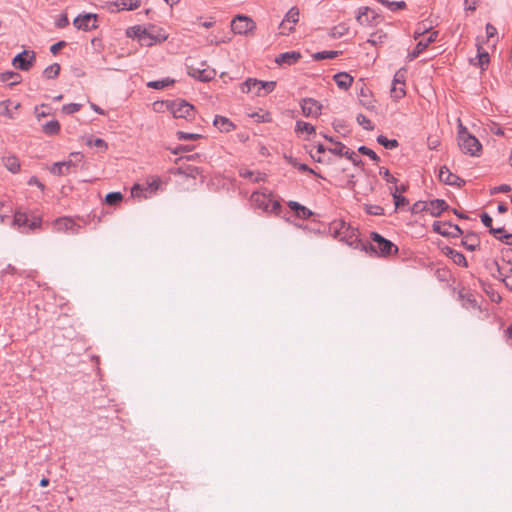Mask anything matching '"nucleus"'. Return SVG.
I'll return each mask as SVG.
<instances>
[{"mask_svg":"<svg viewBox=\"0 0 512 512\" xmlns=\"http://www.w3.org/2000/svg\"><path fill=\"white\" fill-rule=\"evenodd\" d=\"M123 200V195L120 192H111L108 193L105 197L106 204L110 206H115L119 204Z\"/></svg>","mask_w":512,"mask_h":512,"instance_id":"a19ab883","label":"nucleus"},{"mask_svg":"<svg viewBox=\"0 0 512 512\" xmlns=\"http://www.w3.org/2000/svg\"><path fill=\"white\" fill-rule=\"evenodd\" d=\"M213 124L222 132H230L234 128L233 123L228 118L219 115L215 116Z\"/></svg>","mask_w":512,"mask_h":512,"instance_id":"cd10ccee","label":"nucleus"},{"mask_svg":"<svg viewBox=\"0 0 512 512\" xmlns=\"http://www.w3.org/2000/svg\"><path fill=\"white\" fill-rule=\"evenodd\" d=\"M463 246L469 251H475L479 246V240L474 234L466 235L462 241Z\"/></svg>","mask_w":512,"mask_h":512,"instance_id":"c9c22d12","label":"nucleus"},{"mask_svg":"<svg viewBox=\"0 0 512 512\" xmlns=\"http://www.w3.org/2000/svg\"><path fill=\"white\" fill-rule=\"evenodd\" d=\"M86 144L88 146H90V147L96 146V147H99V148H102V149H106V147H107L105 141L103 139H101V138L93 139V138L90 137V138H88L86 140Z\"/></svg>","mask_w":512,"mask_h":512,"instance_id":"864d4df0","label":"nucleus"},{"mask_svg":"<svg viewBox=\"0 0 512 512\" xmlns=\"http://www.w3.org/2000/svg\"><path fill=\"white\" fill-rule=\"evenodd\" d=\"M339 54L338 51H321L314 54L315 60H323V59H333L337 57Z\"/></svg>","mask_w":512,"mask_h":512,"instance_id":"c03bdc74","label":"nucleus"},{"mask_svg":"<svg viewBox=\"0 0 512 512\" xmlns=\"http://www.w3.org/2000/svg\"><path fill=\"white\" fill-rule=\"evenodd\" d=\"M106 5H107V9L109 11L115 12V11L124 10L127 6V2H126V0H119V1H114V2H108Z\"/></svg>","mask_w":512,"mask_h":512,"instance_id":"37998d69","label":"nucleus"},{"mask_svg":"<svg viewBox=\"0 0 512 512\" xmlns=\"http://www.w3.org/2000/svg\"><path fill=\"white\" fill-rule=\"evenodd\" d=\"M158 106H165L168 111L172 113L175 118H183L186 120H193L195 117V108L185 100H173V101H162L155 102L154 108L158 110Z\"/></svg>","mask_w":512,"mask_h":512,"instance_id":"7ed1b4c3","label":"nucleus"},{"mask_svg":"<svg viewBox=\"0 0 512 512\" xmlns=\"http://www.w3.org/2000/svg\"><path fill=\"white\" fill-rule=\"evenodd\" d=\"M422 211L427 212V202H425V201L416 202L412 207V212L418 213V212H422Z\"/></svg>","mask_w":512,"mask_h":512,"instance_id":"680f3d73","label":"nucleus"},{"mask_svg":"<svg viewBox=\"0 0 512 512\" xmlns=\"http://www.w3.org/2000/svg\"><path fill=\"white\" fill-rule=\"evenodd\" d=\"M275 87V81H261L254 78H249L242 84L241 90L244 93L254 91L257 96H263L272 92Z\"/></svg>","mask_w":512,"mask_h":512,"instance_id":"0eeeda50","label":"nucleus"},{"mask_svg":"<svg viewBox=\"0 0 512 512\" xmlns=\"http://www.w3.org/2000/svg\"><path fill=\"white\" fill-rule=\"evenodd\" d=\"M82 105L79 103H70L62 107V112L65 114H73L81 109Z\"/></svg>","mask_w":512,"mask_h":512,"instance_id":"8fccbe9b","label":"nucleus"},{"mask_svg":"<svg viewBox=\"0 0 512 512\" xmlns=\"http://www.w3.org/2000/svg\"><path fill=\"white\" fill-rule=\"evenodd\" d=\"M53 227L58 232H70L72 234H78L80 226L69 217H62L55 220Z\"/></svg>","mask_w":512,"mask_h":512,"instance_id":"f3484780","label":"nucleus"},{"mask_svg":"<svg viewBox=\"0 0 512 512\" xmlns=\"http://www.w3.org/2000/svg\"><path fill=\"white\" fill-rule=\"evenodd\" d=\"M190 73L193 77L197 78L200 81L207 82L214 78L216 72L214 69H191Z\"/></svg>","mask_w":512,"mask_h":512,"instance_id":"bb28decb","label":"nucleus"},{"mask_svg":"<svg viewBox=\"0 0 512 512\" xmlns=\"http://www.w3.org/2000/svg\"><path fill=\"white\" fill-rule=\"evenodd\" d=\"M250 201L252 205L264 212L279 214L281 205L274 200L270 192H253Z\"/></svg>","mask_w":512,"mask_h":512,"instance_id":"423d86ee","label":"nucleus"},{"mask_svg":"<svg viewBox=\"0 0 512 512\" xmlns=\"http://www.w3.org/2000/svg\"><path fill=\"white\" fill-rule=\"evenodd\" d=\"M333 78L337 86L344 90H347L353 82V78L346 72L337 73Z\"/></svg>","mask_w":512,"mask_h":512,"instance_id":"393cba45","label":"nucleus"},{"mask_svg":"<svg viewBox=\"0 0 512 512\" xmlns=\"http://www.w3.org/2000/svg\"><path fill=\"white\" fill-rule=\"evenodd\" d=\"M490 233L506 245L512 246V234H505L504 228H491Z\"/></svg>","mask_w":512,"mask_h":512,"instance_id":"c756f323","label":"nucleus"},{"mask_svg":"<svg viewBox=\"0 0 512 512\" xmlns=\"http://www.w3.org/2000/svg\"><path fill=\"white\" fill-rule=\"evenodd\" d=\"M448 209V204L442 199H435L427 202V212L434 217H438L441 213Z\"/></svg>","mask_w":512,"mask_h":512,"instance_id":"412c9836","label":"nucleus"},{"mask_svg":"<svg viewBox=\"0 0 512 512\" xmlns=\"http://www.w3.org/2000/svg\"><path fill=\"white\" fill-rule=\"evenodd\" d=\"M330 231L335 238L349 246L357 248L359 244H362L358 239V230L343 220L333 221L330 225Z\"/></svg>","mask_w":512,"mask_h":512,"instance_id":"f03ea898","label":"nucleus"},{"mask_svg":"<svg viewBox=\"0 0 512 512\" xmlns=\"http://www.w3.org/2000/svg\"><path fill=\"white\" fill-rule=\"evenodd\" d=\"M295 131L297 133H303L306 132L307 134H314L315 133V127L307 122L304 121H297L295 125Z\"/></svg>","mask_w":512,"mask_h":512,"instance_id":"e433bc0d","label":"nucleus"},{"mask_svg":"<svg viewBox=\"0 0 512 512\" xmlns=\"http://www.w3.org/2000/svg\"><path fill=\"white\" fill-rule=\"evenodd\" d=\"M509 267V273L505 272L503 277L501 278V281L505 284L507 288H509L512 291V262L509 259L508 260Z\"/></svg>","mask_w":512,"mask_h":512,"instance_id":"de8ad7c7","label":"nucleus"},{"mask_svg":"<svg viewBox=\"0 0 512 512\" xmlns=\"http://www.w3.org/2000/svg\"><path fill=\"white\" fill-rule=\"evenodd\" d=\"M386 37L385 34L383 33H379V32H376V33H373L370 38L368 39V42L373 44V45H376L378 43H382L383 42V39Z\"/></svg>","mask_w":512,"mask_h":512,"instance_id":"6e6d98bb","label":"nucleus"},{"mask_svg":"<svg viewBox=\"0 0 512 512\" xmlns=\"http://www.w3.org/2000/svg\"><path fill=\"white\" fill-rule=\"evenodd\" d=\"M391 195L394 200V204L396 208L404 207L408 204V199L401 194H398V186L395 185L394 187L390 188Z\"/></svg>","mask_w":512,"mask_h":512,"instance_id":"473e14b6","label":"nucleus"},{"mask_svg":"<svg viewBox=\"0 0 512 512\" xmlns=\"http://www.w3.org/2000/svg\"><path fill=\"white\" fill-rule=\"evenodd\" d=\"M302 113L305 117H318L321 114L322 105L313 98H304L300 102Z\"/></svg>","mask_w":512,"mask_h":512,"instance_id":"4468645a","label":"nucleus"},{"mask_svg":"<svg viewBox=\"0 0 512 512\" xmlns=\"http://www.w3.org/2000/svg\"><path fill=\"white\" fill-rule=\"evenodd\" d=\"M12 206L0 201V223H4L5 219L12 213Z\"/></svg>","mask_w":512,"mask_h":512,"instance_id":"79ce46f5","label":"nucleus"},{"mask_svg":"<svg viewBox=\"0 0 512 512\" xmlns=\"http://www.w3.org/2000/svg\"><path fill=\"white\" fill-rule=\"evenodd\" d=\"M438 36L437 31L429 32L425 38L419 39L416 47L412 52L408 54V58L410 61L417 58L431 43H433Z\"/></svg>","mask_w":512,"mask_h":512,"instance_id":"dca6fc26","label":"nucleus"},{"mask_svg":"<svg viewBox=\"0 0 512 512\" xmlns=\"http://www.w3.org/2000/svg\"><path fill=\"white\" fill-rule=\"evenodd\" d=\"M240 176H242L244 178H249V179H251L254 182H258V181L262 180V177L260 176L259 173H258V175L255 178H253L254 172L253 171H249V170H241L240 171Z\"/></svg>","mask_w":512,"mask_h":512,"instance_id":"bf43d9fd","label":"nucleus"},{"mask_svg":"<svg viewBox=\"0 0 512 512\" xmlns=\"http://www.w3.org/2000/svg\"><path fill=\"white\" fill-rule=\"evenodd\" d=\"M481 221L490 230H491V228H493L492 227V218L490 217V215L488 213L484 212L481 214Z\"/></svg>","mask_w":512,"mask_h":512,"instance_id":"0e129e2a","label":"nucleus"},{"mask_svg":"<svg viewBox=\"0 0 512 512\" xmlns=\"http://www.w3.org/2000/svg\"><path fill=\"white\" fill-rule=\"evenodd\" d=\"M393 83L395 84H399L401 86H405V81H404V73L401 72V71H398L395 76H394V79H393Z\"/></svg>","mask_w":512,"mask_h":512,"instance_id":"338daca9","label":"nucleus"},{"mask_svg":"<svg viewBox=\"0 0 512 512\" xmlns=\"http://www.w3.org/2000/svg\"><path fill=\"white\" fill-rule=\"evenodd\" d=\"M366 212L370 215H383L384 209L379 205H370L366 208Z\"/></svg>","mask_w":512,"mask_h":512,"instance_id":"4d7b16f0","label":"nucleus"},{"mask_svg":"<svg viewBox=\"0 0 512 512\" xmlns=\"http://www.w3.org/2000/svg\"><path fill=\"white\" fill-rule=\"evenodd\" d=\"M370 14L374 12L369 7H360L356 16L357 22L360 25H370L374 19V15L370 16Z\"/></svg>","mask_w":512,"mask_h":512,"instance_id":"b1692460","label":"nucleus"},{"mask_svg":"<svg viewBox=\"0 0 512 512\" xmlns=\"http://www.w3.org/2000/svg\"><path fill=\"white\" fill-rule=\"evenodd\" d=\"M458 145L463 153L470 156H479L482 150L480 141L470 134L461 123L458 129Z\"/></svg>","mask_w":512,"mask_h":512,"instance_id":"39448f33","label":"nucleus"},{"mask_svg":"<svg viewBox=\"0 0 512 512\" xmlns=\"http://www.w3.org/2000/svg\"><path fill=\"white\" fill-rule=\"evenodd\" d=\"M41 220L39 218H35L33 221H29L28 216L23 212H15L13 225L20 228H28L29 230H33L40 226Z\"/></svg>","mask_w":512,"mask_h":512,"instance_id":"a211bd4d","label":"nucleus"},{"mask_svg":"<svg viewBox=\"0 0 512 512\" xmlns=\"http://www.w3.org/2000/svg\"><path fill=\"white\" fill-rule=\"evenodd\" d=\"M377 142L386 149H395L399 146V143L396 139H388L384 135H379L377 137Z\"/></svg>","mask_w":512,"mask_h":512,"instance_id":"58836bf2","label":"nucleus"},{"mask_svg":"<svg viewBox=\"0 0 512 512\" xmlns=\"http://www.w3.org/2000/svg\"><path fill=\"white\" fill-rule=\"evenodd\" d=\"M4 166L12 173H17L20 170V163L15 156H6L3 158Z\"/></svg>","mask_w":512,"mask_h":512,"instance_id":"7c9ffc66","label":"nucleus"},{"mask_svg":"<svg viewBox=\"0 0 512 512\" xmlns=\"http://www.w3.org/2000/svg\"><path fill=\"white\" fill-rule=\"evenodd\" d=\"M371 243L367 246V244H361L362 248L375 253L378 256L387 257L393 254H397L398 247L391 242L390 240L384 238L377 232L371 233Z\"/></svg>","mask_w":512,"mask_h":512,"instance_id":"20e7f679","label":"nucleus"},{"mask_svg":"<svg viewBox=\"0 0 512 512\" xmlns=\"http://www.w3.org/2000/svg\"><path fill=\"white\" fill-rule=\"evenodd\" d=\"M73 24L79 30L90 31L97 28V15L88 13L78 16L74 19Z\"/></svg>","mask_w":512,"mask_h":512,"instance_id":"2eb2a0df","label":"nucleus"},{"mask_svg":"<svg viewBox=\"0 0 512 512\" xmlns=\"http://www.w3.org/2000/svg\"><path fill=\"white\" fill-rule=\"evenodd\" d=\"M60 72V65L58 63H53L52 65L48 66L43 71V76L46 79H54L59 75Z\"/></svg>","mask_w":512,"mask_h":512,"instance_id":"ea45409f","label":"nucleus"},{"mask_svg":"<svg viewBox=\"0 0 512 512\" xmlns=\"http://www.w3.org/2000/svg\"><path fill=\"white\" fill-rule=\"evenodd\" d=\"M439 179L441 182L448 185H455L461 187L465 184V181L459 176L453 174L446 166H443L439 170Z\"/></svg>","mask_w":512,"mask_h":512,"instance_id":"6ab92c4d","label":"nucleus"},{"mask_svg":"<svg viewBox=\"0 0 512 512\" xmlns=\"http://www.w3.org/2000/svg\"><path fill=\"white\" fill-rule=\"evenodd\" d=\"M66 46V42L65 41H59L55 44H53L51 47H50V52L53 54V55H56L58 53V51L60 49H62L63 47Z\"/></svg>","mask_w":512,"mask_h":512,"instance_id":"69168bd1","label":"nucleus"},{"mask_svg":"<svg viewBox=\"0 0 512 512\" xmlns=\"http://www.w3.org/2000/svg\"><path fill=\"white\" fill-rule=\"evenodd\" d=\"M380 175L388 182V183H394L396 185L397 179L390 174L389 170L387 168H380Z\"/></svg>","mask_w":512,"mask_h":512,"instance_id":"5fc2aeb1","label":"nucleus"},{"mask_svg":"<svg viewBox=\"0 0 512 512\" xmlns=\"http://www.w3.org/2000/svg\"><path fill=\"white\" fill-rule=\"evenodd\" d=\"M511 191V187L508 184H502L498 187H494L491 191L492 194L496 193H507Z\"/></svg>","mask_w":512,"mask_h":512,"instance_id":"e2e57ef3","label":"nucleus"},{"mask_svg":"<svg viewBox=\"0 0 512 512\" xmlns=\"http://www.w3.org/2000/svg\"><path fill=\"white\" fill-rule=\"evenodd\" d=\"M358 151L361 154L368 156L375 163H378L380 161L379 156L372 149H370L366 146L359 147Z\"/></svg>","mask_w":512,"mask_h":512,"instance_id":"a18cd8bd","label":"nucleus"},{"mask_svg":"<svg viewBox=\"0 0 512 512\" xmlns=\"http://www.w3.org/2000/svg\"><path fill=\"white\" fill-rule=\"evenodd\" d=\"M443 253L447 257H449L456 265L462 266V267L468 266L467 260L464 256V254H462L461 252H459L449 246H446L445 248H443Z\"/></svg>","mask_w":512,"mask_h":512,"instance_id":"aec40b11","label":"nucleus"},{"mask_svg":"<svg viewBox=\"0 0 512 512\" xmlns=\"http://www.w3.org/2000/svg\"><path fill=\"white\" fill-rule=\"evenodd\" d=\"M290 163L296 167L298 170L302 171V172H309V173H315L314 170H312L311 168H309L306 164H300V163H297V161L295 159H290Z\"/></svg>","mask_w":512,"mask_h":512,"instance_id":"052dcab7","label":"nucleus"},{"mask_svg":"<svg viewBox=\"0 0 512 512\" xmlns=\"http://www.w3.org/2000/svg\"><path fill=\"white\" fill-rule=\"evenodd\" d=\"M42 130L46 135H57L60 132V123L57 120H51L43 125Z\"/></svg>","mask_w":512,"mask_h":512,"instance_id":"2f4dec72","label":"nucleus"},{"mask_svg":"<svg viewBox=\"0 0 512 512\" xmlns=\"http://www.w3.org/2000/svg\"><path fill=\"white\" fill-rule=\"evenodd\" d=\"M35 59L36 55L33 51L24 50L14 57L12 63L16 68L28 71L35 62Z\"/></svg>","mask_w":512,"mask_h":512,"instance_id":"ddd939ff","label":"nucleus"},{"mask_svg":"<svg viewBox=\"0 0 512 512\" xmlns=\"http://www.w3.org/2000/svg\"><path fill=\"white\" fill-rule=\"evenodd\" d=\"M174 82L175 81L173 79L165 78L162 80L150 81L147 83V86L149 88L160 90V89H163L165 87L172 85Z\"/></svg>","mask_w":512,"mask_h":512,"instance_id":"4c0bfd02","label":"nucleus"},{"mask_svg":"<svg viewBox=\"0 0 512 512\" xmlns=\"http://www.w3.org/2000/svg\"><path fill=\"white\" fill-rule=\"evenodd\" d=\"M299 21V10L292 7L285 15L284 19L279 25L280 34L289 35L294 31V25Z\"/></svg>","mask_w":512,"mask_h":512,"instance_id":"9b49d317","label":"nucleus"},{"mask_svg":"<svg viewBox=\"0 0 512 512\" xmlns=\"http://www.w3.org/2000/svg\"><path fill=\"white\" fill-rule=\"evenodd\" d=\"M1 80L3 82H7L10 86H13V85L20 83L21 76H20V74H18L16 72L9 71V72H5L1 75Z\"/></svg>","mask_w":512,"mask_h":512,"instance_id":"f704fd0d","label":"nucleus"},{"mask_svg":"<svg viewBox=\"0 0 512 512\" xmlns=\"http://www.w3.org/2000/svg\"><path fill=\"white\" fill-rule=\"evenodd\" d=\"M84 156L79 152L70 154L69 159L53 164L51 172L56 175H65L75 170L82 163Z\"/></svg>","mask_w":512,"mask_h":512,"instance_id":"1a4fd4ad","label":"nucleus"},{"mask_svg":"<svg viewBox=\"0 0 512 512\" xmlns=\"http://www.w3.org/2000/svg\"><path fill=\"white\" fill-rule=\"evenodd\" d=\"M357 122L359 125L363 126V128L366 130L374 129L373 125L371 124V121L363 114H359L357 116Z\"/></svg>","mask_w":512,"mask_h":512,"instance_id":"3c124183","label":"nucleus"},{"mask_svg":"<svg viewBox=\"0 0 512 512\" xmlns=\"http://www.w3.org/2000/svg\"><path fill=\"white\" fill-rule=\"evenodd\" d=\"M255 28V22L248 16L237 15L231 22V29L236 34H247Z\"/></svg>","mask_w":512,"mask_h":512,"instance_id":"9d476101","label":"nucleus"},{"mask_svg":"<svg viewBox=\"0 0 512 512\" xmlns=\"http://www.w3.org/2000/svg\"><path fill=\"white\" fill-rule=\"evenodd\" d=\"M178 171L180 174H186L192 177H195L199 173V170L196 167H188L186 169L184 167H179Z\"/></svg>","mask_w":512,"mask_h":512,"instance_id":"13d9d810","label":"nucleus"},{"mask_svg":"<svg viewBox=\"0 0 512 512\" xmlns=\"http://www.w3.org/2000/svg\"><path fill=\"white\" fill-rule=\"evenodd\" d=\"M130 31L132 32L130 38L136 39L139 45L145 47L153 46L167 39V35L154 25H135L130 28Z\"/></svg>","mask_w":512,"mask_h":512,"instance_id":"f257e3e1","label":"nucleus"},{"mask_svg":"<svg viewBox=\"0 0 512 512\" xmlns=\"http://www.w3.org/2000/svg\"><path fill=\"white\" fill-rule=\"evenodd\" d=\"M159 184L160 182L156 179L152 180L151 182H144L142 184L135 183L130 188V197L138 199H148L152 197L154 194H156L159 188Z\"/></svg>","mask_w":512,"mask_h":512,"instance_id":"6e6552de","label":"nucleus"},{"mask_svg":"<svg viewBox=\"0 0 512 512\" xmlns=\"http://www.w3.org/2000/svg\"><path fill=\"white\" fill-rule=\"evenodd\" d=\"M176 135L179 140H191V141L198 140L202 137V135L197 134V133H187V132H183V131H178Z\"/></svg>","mask_w":512,"mask_h":512,"instance_id":"09e8293b","label":"nucleus"},{"mask_svg":"<svg viewBox=\"0 0 512 512\" xmlns=\"http://www.w3.org/2000/svg\"><path fill=\"white\" fill-rule=\"evenodd\" d=\"M288 206L291 210L295 212V215L300 219H308L313 215V212L310 209L296 201H289Z\"/></svg>","mask_w":512,"mask_h":512,"instance_id":"5701e85b","label":"nucleus"},{"mask_svg":"<svg viewBox=\"0 0 512 512\" xmlns=\"http://www.w3.org/2000/svg\"><path fill=\"white\" fill-rule=\"evenodd\" d=\"M405 86H401L399 84L392 83L391 87V96L395 99H400L405 95Z\"/></svg>","mask_w":512,"mask_h":512,"instance_id":"49530a36","label":"nucleus"},{"mask_svg":"<svg viewBox=\"0 0 512 512\" xmlns=\"http://www.w3.org/2000/svg\"><path fill=\"white\" fill-rule=\"evenodd\" d=\"M301 58V54L297 51H289L280 54L276 58V63L279 65H292L295 64Z\"/></svg>","mask_w":512,"mask_h":512,"instance_id":"4be33fe9","label":"nucleus"},{"mask_svg":"<svg viewBox=\"0 0 512 512\" xmlns=\"http://www.w3.org/2000/svg\"><path fill=\"white\" fill-rule=\"evenodd\" d=\"M486 34H487V38L490 39L497 34V30L492 24L488 23L486 25Z\"/></svg>","mask_w":512,"mask_h":512,"instance_id":"774afa93","label":"nucleus"},{"mask_svg":"<svg viewBox=\"0 0 512 512\" xmlns=\"http://www.w3.org/2000/svg\"><path fill=\"white\" fill-rule=\"evenodd\" d=\"M335 143V147L334 148H330L329 151L333 154H336L338 156H347L349 159H353V155H355L354 152H349L348 150H346V146L344 144H342L341 142H334Z\"/></svg>","mask_w":512,"mask_h":512,"instance_id":"72a5a7b5","label":"nucleus"},{"mask_svg":"<svg viewBox=\"0 0 512 512\" xmlns=\"http://www.w3.org/2000/svg\"><path fill=\"white\" fill-rule=\"evenodd\" d=\"M477 61L472 63L481 68V70H485L488 67L490 57L486 51H481V47H478Z\"/></svg>","mask_w":512,"mask_h":512,"instance_id":"c85d7f7f","label":"nucleus"},{"mask_svg":"<svg viewBox=\"0 0 512 512\" xmlns=\"http://www.w3.org/2000/svg\"><path fill=\"white\" fill-rule=\"evenodd\" d=\"M429 32H432L430 29H428L425 25L421 26L419 25L416 30L414 31V38L417 40L419 38H425Z\"/></svg>","mask_w":512,"mask_h":512,"instance_id":"603ef678","label":"nucleus"},{"mask_svg":"<svg viewBox=\"0 0 512 512\" xmlns=\"http://www.w3.org/2000/svg\"><path fill=\"white\" fill-rule=\"evenodd\" d=\"M485 267L490 272V274L496 279L501 280V278L505 274L504 268L501 267L498 261L496 260L487 261Z\"/></svg>","mask_w":512,"mask_h":512,"instance_id":"a878e982","label":"nucleus"},{"mask_svg":"<svg viewBox=\"0 0 512 512\" xmlns=\"http://www.w3.org/2000/svg\"><path fill=\"white\" fill-rule=\"evenodd\" d=\"M432 227L434 232L445 237L456 238L462 234V230L458 225H454L448 222L435 221Z\"/></svg>","mask_w":512,"mask_h":512,"instance_id":"f8f14e48","label":"nucleus"}]
</instances>
